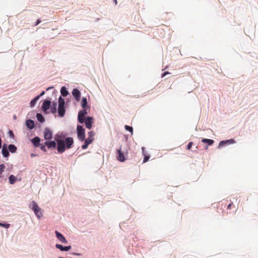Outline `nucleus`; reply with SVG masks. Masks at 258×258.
Here are the masks:
<instances>
[{"mask_svg":"<svg viewBox=\"0 0 258 258\" xmlns=\"http://www.w3.org/2000/svg\"><path fill=\"white\" fill-rule=\"evenodd\" d=\"M85 123V125L87 128L88 129H90L92 127V125L93 123V118L91 117H87L85 120H84V122Z\"/></svg>","mask_w":258,"mask_h":258,"instance_id":"8","label":"nucleus"},{"mask_svg":"<svg viewBox=\"0 0 258 258\" xmlns=\"http://www.w3.org/2000/svg\"><path fill=\"white\" fill-rule=\"evenodd\" d=\"M64 143L67 148L70 149L74 143L73 139L71 137H68L65 140Z\"/></svg>","mask_w":258,"mask_h":258,"instance_id":"9","label":"nucleus"},{"mask_svg":"<svg viewBox=\"0 0 258 258\" xmlns=\"http://www.w3.org/2000/svg\"><path fill=\"white\" fill-rule=\"evenodd\" d=\"M87 114L86 108L80 111L78 114V121L82 123L84 122V117Z\"/></svg>","mask_w":258,"mask_h":258,"instance_id":"5","label":"nucleus"},{"mask_svg":"<svg viewBox=\"0 0 258 258\" xmlns=\"http://www.w3.org/2000/svg\"><path fill=\"white\" fill-rule=\"evenodd\" d=\"M94 133L90 131L88 133V137L85 140L84 144L82 146L83 149H86L88 148V145L91 144L94 140L93 136Z\"/></svg>","mask_w":258,"mask_h":258,"instance_id":"1","label":"nucleus"},{"mask_svg":"<svg viewBox=\"0 0 258 258\" xmlns=\"http://www.w3.org/2000/svg\"><path fill=\"white\" fill-rule=\"evenodd\" d=\"M33 127H34V123H33Z\"/></svg>","mask_w":258,"mask_h":258,"instance_id":"44","label":"nucleus"},{"mask_svg":"<svg viewBox=\"0 0 258 258\" xmlns=\"http://www.w3.org/2000/svg\"><path fill=\"white\" fill-rule=\"evenodd\" d=\"M125 128L126 131H129L130 132H131L132 133V134H133V127L130 126H128V125H125Z\"/></svg>","mask_w":258,"mask_h":258,"instance_id":"31","label":"nucleus"},{"mask_svg":"<svg viewBox=\"0 0 258 258\" xmlns=\"http://www.w3.org/2000/svg\"><path fill=\"white\" fill-rule=\"evenodd\" d=\"M169 74H170L169 72H165L163 74H162V77L163 78L164 76H165L166 75Z\"/></svg>","mask_w":258,"mask_h":258,"instance_id":"36","label":"nucleus"},{"mask_svg":"<svg viewBox=\"0 0 258 258\" xmlns=\"http://www.w3.org/2000/svg\"><path fill=\"white\" fill-rule=\"evenodd\" d=\"M81 106L84 108L85 109L87 107V100L86 98H83L81 101Z\"/></svg>","mask_w":258,"mask_h":258,"instance_id":"23","label":"nucleus"},{"mask_svg":"<svg viewBox=\"0 0 258 258\" xmlns=\"http://www.w3.org/2000/svg\"><path fill=\"white\" fill-rule=\"evenodd\" d=\"M45 144H39L37 147H40V148L41 149V150L44 152H46V148H45Z\"/></svg>","mask_w":258,"mask_h":258,"instance_id":"30","label":"nucleus"},{"mask_svg":"<svg viewBox=\"0 0 258 258\" xmlns=\"http://www.w3.org/2000/svg\"><path fill=\"white\" fill-rule=\"evenodd\" d=\"M41 22V21L39 20H38L37 21V22H36V24H35V25H37L38 24H39Z\"/></svg>","mask_w":258,"mask_h":258,"instance_id":"38","label":"nucleus"},{"mask_svg":"<svg viewBox=\"0 0 258 258\" xmlns=\"http://www.w3.org/2000/svg\"><path fill=\"white\" fill-rule=\"evenodd\" d=\"M33 211L38 219L43 217L42 211L38 205L33 202Z\"/></svg>","mask_w":258,"mask_h":258,"instance_id":"3","label":"nucleus"},{"mask_svg":"<svg viewBox=\"0 0 258 258\" xmlns=\"http://www.w3.org/2000/svg\"><path fill=\"white\" fill-rule=\"evenodd\" d=\"M2 154L4 157H8L10 155L9 152L6 147V145L4 144L2 149Z\"/></svg>","mask_w":258,"mask_h":258,"instance_id":"13","label":"nucleus"},{"mask_svg":"<svg viewBox=\"0 0 258 258\" xmlns=\"http://www.w3.org/2000/svg\"><path fill=\"white\" fill-rule=\"evenodd\" d=\"M37 118L38 120L41 123H43L44 122L45 119L43 115L40 113H37L36 115Z\"/></svg>","mask_w":258,"mask_h":258,"instance_id":"22","label":"nucleus"},{"mask_svg":"<svg viewBox=\"0 0 258 258\" xmlns=\"http://www.w3.org/2000/svg\"><path fill=\"white\" fill-rule=\"evenodd\" d=\"M30 104L31 106H32V100H31L30 102Z\"/></svg>","mask_w":258,"mask_h":258,"instance_id":"40","label":"nucleus"},{"mask_svg":"<svg viewBox=\"0 0 258 258\" xmlns=\"http://www.w3.org/2000/svg\"><path fill=\"white\" fill-rule=\"evenodd\" d=\"M55 247L61 251H68L71 248V246H63L62 245L56 244Z\"/></svg>","mask_w":258,"mask_h":258,"instance_id":"12","label":"nucleus"},{"mask_svg":"<svg viewBox=\"0 0 258 258\" xmlns=\"http://www.w3.org/2000/svg\"><path fill=\"white\" fill-rule=\"evenodd\" d=\"M57 149L58 152L59 153H62L64 152L66 150V146L64 141L62 140H57Z\"/></svg>","mask_w":258,"mask_h":258,"instance_id":"4","label":"nucleus"},{"mask_svg":"<svg viewBox=\"0 0 258 258\" xmlns=\"http://www.w3.org/2000/svg\"><path fill=\"white\" fill-rule=\"evenodd\" d=\"M60 93L61 95L63 97L67 96L69 94V92L67 91L66 87L64 86L61 88Z\"/></svg>","mask_w":258,"mask_h":258,"instance_id":"21","label":"nucleus"},{"mask_svg":"<svg viewBox=\"0 0 258 258\" xmlns=\"http://www.w3.org/2000/svg\"><path fill=\"white\" fill-rule=\"evenodd\" d=\"M202 142L204 143L207 144L209 146L213 145L214 142V140L208 139H203Z\"/></svg>","mask_w":258,"mask_h":258,"instance_id":"20","label":"nucleus"},{"mask_svg":"<svg viewBox=\"0 0 258 258\" xmlns=\"http://www.w3.org/2000/svg\"><path fill=\"white\" fill-rule=\"evenodd\" d=\"M65 112L66 110L64 107H58V113L59 116L63 117L65 114Z\"/></svg>","mask_w":258,"mask_h":258,"instance_id":"18","label":"nucleus"},{"mask_svg":"<svg viewBox=\"0 0 258 258\" xmlns=\"http://www.w3.org/2000/svg\"><path fill=\"white\" fill-rule=\"evenodd\" d=\"M59 104L58 107H64L65 102L63 99H62L61 97L59 98Z\"/></svg>","mask_w":258,"mask_h":258,"instance_id":"27","label":"nucleus"},{"mask_svg":"<svg viewBox=\"0 0 258 258\" xmlns=\"http://www.w3.org/2000/svg\"><path fill=\"white\" fill-rule=\"evenodd\" d=\"M118 155L117 156V159L120 161H124L125 160V158L123 153L121 152L120 149L117 151Z\"/></svg>","mask_w":258,"mask_h":258,"instance_id":"15","label":"nucleus"},{"mask_svg":"<svg viewBox=\"0 0 258 258\" xmlns=\"http://www.w3.org/2000/svg\"><path fill=\"white\" fill-rule=\"evenodd\" d=\"M51 102L49 100H45L42 106V108L44 111H46L50 106Z\"/></svg>","mask_w":258,"mask_h":258,"instance_id":"11","label":"nucleus"},{"mask_svg":"<svg viewBox=\"0 0 258 258\" xmlns=\"http://www.w3.org/2000/svg\"><path fill=\"white\" fill-rule=\"evenodd\" d=\"M77 134L78 139L80 140H81V141L84 140L85 137V130L81 125L77 126Z\"/></svg>","mask_w":258,"mask_h":258,"instance_id":"2","label":"nucleus"},{"mask_svg":"<svg viewBox=\"0 0 258 258\" xmlns=\"http://www.w3.org/2000/svg\"><path fill=\"white\" fill-rule=\"evenodd\" d=\"M142 150L143 155L144 157V158L143 160V163H146L149 160V159L150 158V156L146 154L145 151L144 147H142Z\"/></svg>","mask_w":258,"mask_h":258,"instance_id":"16","label":"nucleus"},{"mask_svg":"<svg viewBox=\"0 0 258 258\" xmlns=\"http://www.w3.org/2000/svg\"><path fill=\"white\" fill-rule=\"evenodd\" d=\"M9 134H10V135L12 136V137H13L14 135H13V133L12 131H9Z\"/></svg>","mask_w":258,"mask_h":258,"instance_id":"37","label":"nucleus"},{"mask_svg":"<svg viewBox=\"0 0 258 258\" xmlns=\"http://www.w3.org/2000/svg\"><path fill=\"white\" fill-rule=\"evenodd\" d=\"M53 87H48L47 89V90H51V89H52Z\"/></svg>","mask_w":258,"mask_h":258,"instance_id":"39","label":"nucleus"},{"mask_svg":"<svg viewBox=\"0 0 258 258\" xmlns=\"http://www.w3.org/2000/svg\"><path fill=\"white\" fill-rule=\"evenodd\" d=\"M45 145L48 148H55L56 147V143L55 141H47L45 142Z\"/></svg>","mask_w":258,"mask_h":258,"instance_id":"14","label":"nucleus"},{"mask_svg":"<svg viewBox=\"0 0 258 258\" xmlns=\"http://www.w3.org/2000/svg\"><path fill=\"white\" fill-rule=\"evenodd\" d=\"M56 237L59 240V241L63 243H67V240L64 237V236L57 231H55V232Z\"/></svg>","mask_w":258,"mask_h":258,"instance_id":"10","label":"nucleus"},{"mask_svg":"<svg viewBox=\"0 0 258 258\" xmlns=\"http://www.w3.org/2000/svg\"><path fill=\"white\" fill-rule=\"evenodd\" d=\"M40 141V139L39 137H35L33 138V145L36 147L39 144V142Z\"/></svg>","mask_w":258,"mask_h":258,"instance_id":"25","label":"nucleus"},{"mask_svg":"<svg viewBox=\"0 0 258 258\" xmlns=\"http://www.w3.org/2000/svg\"><path fill=\"white\" fill-rule=\"evenodd\" d=\"M17 178L13 175H11L9 177V182L10 184H14L16 181Z\"/></svg>","mask_w":258,"mask_h":258,"instance_id":"24","label":"nucleus"},{"mask_svg":"<svg viewBox=\"0 0 258 258\" xmlns=\"http://www.w3.org/2000/svg\"><path fill=\"white\" fill-rule=\"evenodd\" d=\"M26 125L29 129H32V120L28 119L26 121Z\"/></svg>","mask_w":258,"mask_h":258,"instance_id":"28","label":"nucleus"},{"mask_svg":"<svg viewBox=\"0 0 258 258\" xmlns=\"http://www.w3.org/2000/svg\"><path fill=\"white\" fill-rule=\"evenodd\" d=\"M233 143V140H229L226 141H222L219 143V146L222 147L227 145V144H231Z\"/></svg>","mask_w":258,"mask_h":258,"instance_id":"19","label":"nucleus"},{"mask_svg":"<svg viewBox=\"0 0 258 258\" xmlns=\"http://www.w3.org/2000/svg\"><path fill=\"white\" fill-rule=\"evenodd\" d=\"M56 106H57V103H53L51 106H50L51 108V112L52 113H54L56 112Z\"/></svg>","mask_w":258,"mask_h":258,"instance_id":"26","label":"nucleus"},{"mask_svg":"<svg viewBox=\"0 0 258 258\" xmlns=\"http://www.w3.org/2000/svg\"><path fill=\"white\" fill-rule=\"evenodd\" d=\"M192 145H193V143L192 142H189L188 145H187V150H190Z\"/></svg>","mask_w":258,"mask_h":258,"instance_id":"34","label":"nucleus"},{"mask_svg":"<svg viewBox=\"0 0 258 258\" xmlns=\"http://www.w3.org/2000/svg\"><path fill=\"white\" fill-rule=\"evenodd\" d=\"M72 95L77 101H79L81 97V93L78 89H74L72 91Z\"/></svg>","mask_w":258,"mask_h":258,"instance_id":"7","label":"nucleus"},{"mask_svg":"<svg viewBox=\"0 0 258 258\" xmlns=\"http://www.w3.org/2000/svg\"><path fill=\"white\" fill-rule=\"evenodd\" d=\"M0 226L2 227H5V228H8L10 227V224H3V223H0Z\"/></svg>","mask_w":258,"mask_h":258,"instance_id":"33","label":"nucleus"},{"mask_svg":"<svg viewBox=\"0 0 258 258\" xmlns=\"http://www.w3.org/2000/svg\"><path fill=\"white\" fill-rule=\"evenodd\" d=\"M30 141H31V142H32V139H31V140H30Z\"/></svg>","mask_w":258,"mask_h":258,"instance_id":"43","label":"nucleus"},{"mask_svg":"<svg viewBox=\"0 0 258 258\" xmlns=\"http://www.w3.org/2000/svg\"><path fill=\"white\" fill-rule=\"evenodd\" d=\"M5 169V166L4 164L0 165V175L4 172Z\"/></svg>","mask_w":258,"mask_h":258,"instance_id":"32","label":"nucleus"},{"mask_svg":"<svg viewBox=\"0 0 258 258\" xmlns=\"http://www.w3.org/2000/svg\"><path fill=\"white\" fill-rule=\"evenodd\" d=\"M8 150L10 152L14 153L17 151V147L14 145L10 144L8 146Z\"/></svg>","mask_w":258,"mask_h":258,"instance_id":"17","label":"nucleus"},{"mask_svg":"<svg viewBox=\"0 0 258 258\" xmlns=\"http://www.w3.org/2000/svg\"><path fill=\"white\" fill-rule=\"evenodd\" d=\"M52 131L48 128H45L44 131V138L45 140H48L52 138Z\"/></svg>","mask_w":258,"mask_h":258,"instance_id":"6","label":"nucleus"},{"mask_svg":"<svg viewBox=\"0 0 258 258\" xmlns=\"http://www.w3.org/2000/svg\"><path fill=\"white\" fill-rule=\"evenodd\" d=\"M232 206H233V203H230L229 204H228V205H227V209H231V207H232Z\"/></svg>","mask_w":258,"mask_h":258,"instance_id":"35","label":"nucleus"},{"mask_svg":"<svg viewBox=\"0 0 258 258\" xmlns=\"http://www.w3.org/2000/svg\"><path fill=\"white\" fill-rule=\"evenodd\" d=\"M45 94V91H42L40 95H38L37 96H36V97H35L34 99H33V104L35 103V102H36L37 100H38V99H39V98L40 97V96L43 95L44 94Z\"/></svg>","mask_w":258,"mask_h":258,"instance_id":"29","label":"nucleus"},{"mask_svg":"<svg viewBox=\"0 0 258 258\" xmlns=\"http://www.w3.org/2000/svg\"><path fill=\"white\" fill-rule=\"evenodd\" d=\"M114 2H115V5H116L117 4V1L116 0H114Z\"/></svg>","mask_w":258,"mask_h":258,"instance_id":"42","label":"nucleus"},{"mask_svg":"<svg viewBox=\"0 0 258 258\" xmlns=\"http://www.w3.org/2000/svg\"><path fill=\"white\" fill-rule=\"evenodd\" d=\"M13 117H14V119H16V118H17V116H16V115H14L13 116Z\"/></svg>","mask_w":258,"mask_h":258,"instance_id":"41","label":"nucleus"}]
</instances>
